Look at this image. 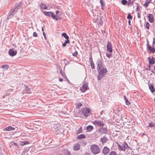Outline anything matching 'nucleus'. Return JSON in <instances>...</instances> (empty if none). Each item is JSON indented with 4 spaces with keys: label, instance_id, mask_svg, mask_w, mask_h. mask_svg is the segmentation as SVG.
Returning a JSON list of instances; mask_svg holds the SVG:
<instances>
[{
    "label": "nucleus",
    "instance_id": "1",
    "mask_svg": "<svg viewBox=\"0 0 155 155\" xmlns=\"http://www.w3.org/2000/svg\"><path fill=\"white\" fill-rule=\"evenodd\" d=\"M22 3L21 2L18 3H16L14 6L11 8L9 12L7 19L8 20L9 19L12 18L15 14L22 7Z\"/></svg>",
    "mask_w": 155,
    "mask_h": 155
},
{
    "label": "nucleus",
    "instance_id": "2",
    "mask_svg": "<svg viewBox=\"0 0 155 155\" xmlns=\"http://www.w3.org/2000/svg\"><path fill=\"white\" fill-rule=\"evenodd\" d=\"M118 147V149L119 151H123L124 152L126 150H128L129 149H131L130 147L127 143L124 141L122 144L118 143L117 142L116 143Z\"/></svg>",
    "mask_w": 155,
    "mask_h": 155
},
{
    "label": "nucleus",
    "instance_id": "3",
    "mask_svg": "<svg viewBox=\"0 0 155 155\" xmlns=\"http://www.w3.org/2000/svg\"><path fill=\"white\" fill-rule=\"evenodd\" d=\"M98 75L97 76L98 80L100 81L101 78L104 77L107 72V70L105 68L97 70Z\"/></svg>",
    "mask_w": 155,
    "mask_h": 155
},
{
    "label": "nucleus",
    "instance_id": "4",
    "mask_svg": "<svg viewBox=\"0 0 155 155\" xmlns=\"http://www.w3.org/2000/svg\"><path fill=\"white\" fill-rule=\"evenodd\" d=\"M90 150L92 153L94 155L98 154L101 152V149L99 146L95 144L91 146Z\"/></svg>",
    "mask_w": 155,
    "mask_h": 155
},
{
    "label": "nucleus",
    "instance_id": "5",
    "mask_svg": "<svg viewBox=\"0 0 155 155\" xmlns=\"http://www.w3.org/2000/svg\"><path fill=\"white\" fill-rule=\"evenodd\" d=\"M81 112L83 116L87 117L91 114V110L89 108L85 107L81 109Z\"/></svg>",
    "mask_w": 155,
    "mask_h": 155
},
{
    "label": "nucleus",
    "instance_id": "6",
    "mask_svg": "<svg viewBox=\"0 0 155 155\" xmlns=\"http://www.w3.org/2000/svg\"><path fill=\"white\" fill-rule=\"evenodd\" d=\"M88 83L87 82H84L82 87L80 88V90L83 92H85L86 91L89 89L88 87Z\"/></svg>",
    "mask_w": 155,
    "mask_h": 155
},
{
    "label": "nucleus",
    "instance_id": "7",
    "mask_svg": "<svg viewBox=\"0 0 155 155\" xmlns=\"http://www.w3.org/2000/svg\"><path fill=\"white\" fill-rule=\"evenodd\" d=\"M97 131L99 133H101L102 134H107L108 130L106 127H102L98 128Z\"/></svg>",
    "mask_w": 155,
    "mask_h": 155
},
{
    "label": "nucleus",
    "instance_id": "8",
    "mask_svg": "<svg viewBox=\"0 0 155 155\" xmlns=\"http://www.w3.org/2000/svg\"><path fill=\"white\" fill-rule=\"evenodd\" d=\"M58 124H54L52 128L54 129V131H55L56 134H59L62 133V129L61 127H59V126L61 127V126H59V124H58Z\"/></svg>",
    "mask_w": 155,
    "mask_h": 155
},
{
    "label": "nucleus",
    "instance_id": "9",
    "mask_svg": "<svg viewBox=\"0 0 155 155\" xmlns=\"http://www.w3.org/2000/svg\"><path fill=\"white\" fill-rule=\"evenodd\" d=\"M147 49H148L151 53H154L155 52V48L154 47H152L149 44V42L148 40H147Z\"/></svg>",
    "mask_w": 155,
    "mask_h": 155
},
{
    "label": "nucleus",
    "instance_id": "10",
    "mask_svg": "<svg viewBox=\"0 0 155 155\" xmlns=\"http://www.w3.org/2000/svg\"><path fill=\"white\" fill-rule=\"evenodd\" d=\"M92 123L95 126H98L100 127H104V124L101 121L95 120Z\"/></svg>",
    "mask_w": 155,
    "mask_h": 155
},
{
    "label": "nucleus",
    "instance_id": "11",
    "mask_svg": "<svg viewBox=\"0 0 155 155\" xmlns=\"http://www.w3.org/2000/svg\"><path fill=\"white\" fill-rule=\"evenodd\" d=\"M43 13L46 16L51 17L53 18H54V13L53 12L44 11Z\"/></svg>",
    "mask_w": 155,
    "mask_h": 155
},
{
    "label": "nucleus",
    "instance_id": "12",
    "mask_svg": "<svg viewBox=\"0 0 155 155\" xmlns=\"http://www.w3.org/2000/svg\"><path fill=\"white\" fill-rule=\"evenodd\" d=\"M9 54L12 57L15 55L17 54V51L16 50L14 51L12 49H10L8 51Z\"/></svg>",
    "mask_w": 155,
    "mask_h": 155
},
{
    "label": "nucleus",
    "instance_id": "13",
    "mask_svg": "<svg viewBox=\"0 0 155 155\" xmlns=\"http://www.w3.org/2000/svg\"><path fill=\"white\" fill-rule=\"evenodd\" d=\"M107 47V50L110 53L112 52V48L111 44L110 41H108Z\"/></svg>",
    "mask_w": 155,
    "mask_h": 155
},
{
    "label": "nucleus",
    "instance_id": "14",
    "mask_svg": "<svg viewBox=\"0 0 155 155\" xmlns=\"http://www.w3.org/2000/svg\"><path fill=\"white\" fill-rule=\"evenodd\" d=\"M110 151V149L107 147H104L102 150V153L104 155L107 154Z\"/></svg>",
    "mask_w": 155,
    "mask_h": 155
},
{
    "label": "nucleus",
    "instance_id": "15",
    "mask_svg": "<svg viewBox=\"0 0 155 155\" xmlns=\"http://www.w3.org/2000/svg\"><path fill=\"white\" fill-rule=\"evenodd\" d=\"M148 18V21L151 23L153 22L154 17L152 14H150L147 17Z\"/></svg>",
    "mask_w": 155,
    "mask_h": 155
},
{
    "label": "nucleus",
    "instance_id": "16",
    "mask_svg": "<svg viewBox=\"0 0 155 155\" xmlns=\"http://www.w3.org/2000/svg\"><path fill=\"white\" fill-rule=\"evenodd\" d=\"M15 129V128L12 127L10 126H9L4 128L3 130L4 131H7L14 130Z\"/></svg>",
    "mask_w": 155,
    "mask_h": 155
},
{
    "label": "nucleus",
    "instance_id": "17",
    "mask_svg": "<svg viewBox=\"0 0 155 155\" xmlns=\"http://www.w3.org/2000/svg\"><path fill=\"white\" fill-rule=\"evenodd\" d=\"M60 73L62 75V76L67 81V82L69 83H70V82L69 81V80L68 79L67 77H66L65 73L62 71V70H60Z\"/></svg>",
    "mask_w": 155,
    "mask_h": 155
},
{
    "label": "nucleus",
    "instance_id": "18",
    "mask_svg": "<svg viewBox=\"0 0 155 155\" xmlns=\"http://www.w3.org/2000/svg\"><path fill=\"white\" fill-rule=\"evenodd\" d=\"M149 88L151 92L153 93L155 91V89L154 87L152 84H150L149 83H148Z\"/></svg>",
    "mask_w": 155,
    "mask_h": 155
},
{
    "label": "nucleus",
    "instance_id": "19",
    "mask_svg": "<svg viewBox=\"0 0 155 155\" xmlns=\"http://www.w3.org/2000/svg\"><path fill=\"white\" fill-rule=\"evenodd\" d=\"M80 145L78 143L75 144L73 147V149L74 150H78L80 149Z\"/></svg>",
    "mask_w": 155,
    "mask_h": 155
},
{
    "label": "nucleus",
    "instance_id": "20",
    "mask_svg": "<svg viewBox=\"0 0 155 155\" xmlns=\"http://www.w3.org/2000/svg\"><path fill=\"white\" fill-rule=\"evenodd\" d=\"M107 140H108V139L106 137L104 136L103 137L101 138L100 141L103 144H104L106 143Z\"/></svg>",
    "mask_w": 155,
    "mask_h": 155
},
{
    "label": "nucleus",
    "instance_id": "21",
    "mask_svg": "<svg viewBox=\"0 0 155 155\" xmlns=\"http://www.w3.org/2000/svg\"><path fill=\"white\" fill-rule=\"evenodd\" d=\"M100 2L101 4V9L103 10L105 5V3L103 0H100Z\"/></svg>",
    "mask_w": 155,
    "mask_h": 155
},
{
    "label": "nucleus",
    "instance_id": "22",
    "mask_svg": "<svg viewBox=\"0 0 155 155\" xmlns=\"http://www.w3.org/2000/svg\"><path fill=\"white\" fill-rule=\"evenodd\" d=\"M86 138V136L84 134H81L79 135H78L77 137V139L79 140L82 139H84Z\"/></svg>",
    "mask_w": 155,
    "mask_h": 155
},
{
    "label": "nucleus",
    "instance_id": "23",
    "mask_svg": "<svg viewBox=\"0 0 155 155\" xmlns=\"http://www.w3.org/2000/svg\"><path fill=\"white\" fill-rule=\"evenodd\" d=\"M94 129V127L93 126L91 125H88V126L86 128V130L88 132H91V131L93 130Z\"/></svg>",
    "mask_w": 155,
    "mask_h": 155
},
{
    "label": "nucleus",
    "instance_id": "24",
    "mask_svg": "<svg viewBox=\"0 0 155 155\" xmlns=\"http://www.w3.org/2000/svg\"><path fill=\"white\" fill-rule=\"evenodd\" d=\"M25 93L30 94L31 93L30 91V89L27 86H26L25 89Z\"/></svg>",
    "mask_w": 155,
    "mask_h": 155
},
{
    "label": "nucleus",
    "instance_id": "25",
    "mask_svg": "<svg viewBox=\"0 0 155 155\" xmlns=\"http://www.w3.org/2000/svg\"><path fill=\"white\" fill-rule=\"evenodd\" d=\"M41 8L42 9H47V7L46 6L45 4H44L43 3H41L39 5Z\"/></svg>",
    "mask_w": 155,
    "mask_h": 155
},
{
    "label": "nucleus",
    "instance_id": "26",
    "mask_svg": "<svg viewBox=\"0 0 155 155\" xmlns=\"http://www.w3.org/2000/svg\"><path fill=\"white\" fill-rule=\"evenodd\" d=\"M70 43V41L69 39H67L62 44V46L63 47H66V45Z\"/></svg>",
    "mask_w": 155,
    "mask_h": 155
},
{
    "label": "nucleus",
    "instance_id": "27",
    "mask_svg": "<svg viewBox=\"0 0 155 155\" xmlns=\"http://www.w3.org/2000/svg\"><path fill=\"white\" fill-rule=\"evenodd\" d=\"M70 43V41L69 39H67L62 44V46L63 47H66V45Z\"/></svg>",
    "mask_w": 155,
    "mask_h": 155
},
{
    "label": "nucleus",
    "instance_id": "28",
    "mask_svg": "<svg viewBox=\"0 0 155 155\" xmlns=\"http://www.w3.org/2000/svg\"><path fill=\"white\" fill-rule=\"evenodd\" d=\"M70 43V41L69 39H67L62 44V46L63 47H66V45Z\"/></svg>",
    "mask_w": 155,
    "mask_h": 155
},
{
    "label": "nucleus",
    "instance_id": "29",
    "mask_svg": "<svg viewBox=\"0 0 155 155\" xmlns=\"http://www.w3.org/2000/svg\"><path fill=\"white\" fill-rule=\"evenodd\" d=\"M151 0H146V2L145 3V4L143 5L145 8H146L148 6Z\"/></svg>",
    "mask_w": 155,
    "mask_h": 155
},
{
    "label": "nucleus",
    "instance_id": "30",
    "mask_svg": "<svg viewBox=\"0 0 155 155\" xmlns=\"http://www.w3.org/2000/svg\"><path fill=\"white\" fill-rule=\"evenodd\" d=\"M13 91V89L12 88H10L8 89V91H6V96H9L10 94V92H12Z\"/></svg>",
    "mask_w": 155,
    "mask_h": 155
},
{
    "label": "nucleus",
    "instance_id": "31",
    "mask_svg": "<svg viewBox=\"0 0 155 155\" xmlns=\"http://www.w3.org/2000/svg\"><path fill=\"white\" fill-rule=\"evenodd\" d=\"M29 143V141H21L20 142V144L21 146H24L25 145L28 144Z\"/></svg>",
    "mask_w": 155,
    "mask_h": 155
},
{
    "label": "nucleus",
    "instance_id": "32",
    "mask_svg": "<svg viewBox=\"0 0 155 155\" xmlns=\"http://www.w3.org/2000/svg\"><path fill=\"white\" fill-rule=\"evenodd\" d=\"M29 148L30 153H33L35 151V148L34 147H29Z\"/></svg>",
    "mask_w": 155,
    "mask_h": 155
},
{
    "label": "nucleus",
    "instance_id": "33",
    "mask_svg": "<svg viewBox=\"0 0 155 155\" xmlns=\"http://www.w3.org/2000/svg\"><path fill=\"white\" fill-rule=\"evenodd\" d=\"M61 35L62 36L65 38L66 39H69V37L65 33H63L61 34Z\"/></svg>",
    "mask_w": 155,
    "mask_h": 155
},
{
    "label": "nucleus",
    "instance_id": "34",
    "mask_svg": "<svg viewBox=\"0 0 155 155\" xmlns=\"http://www.w3.org/2000/svg\"><path fill=\"white\" fill-rule=\"evenodd\" d=\"M53 19L58 21L59 19H61V18L59 16L56 15L54 14V18H53Z\"/></svg>",
    "mask_w": 155,
    "mask_h": 155
},
{
    "label": "nucleus",
    "instance_id": "35",
    "mask_svg": "<svg viewBox=\"0 0 155 155\" xmlns=\"http://www.w3.org/2000/svg\"><path fill=\"white\" fill-rule=\"evenodd\" d=\"M96 64L97 65L103 64L100 58H99L96 61Z\"/></svg>",
    "mask_w": 155,
    "mask_h": 155
},
{
    "label": "nucleus",
    "instance_id": "36",
    "mask_svg": "<svg viewBox=\"0 0 155 155\" xmlns=\"http://www.w3.org/2000/svg\"><path fill=\"white\" fill-rule=\"evenodd\" d=\"M104 68L103 67V64H101L98 65H97V70L101 69Z\"/></svg>",
    "mask_w": 155,
    "mask_h": 155
},
{
    "label": "nucleus",
    "instance_id": "37",
    "mask_svg": "<svg viewBox=\"0 0 155 155\" xmlns=\"http://www.w3.org/2000/svg\"><path fill=\"white\" fill-rule=\"evenodd\" d=\"M128 2L127 0H122L121 1V3L123 5H127Z\"/></svg>",
    "mask_w": 155,
    "mask_h": 155
},
{
    "label": "nucleus",
    "instance_id": "38",
    "mask_svg": "<svg viewBox=\"0 0 155 155\" xmlns=\"http://www.w3.org/2000/svg\"><path fill=\"white\" fill-rule=\"evenodd\" d=\"M82 132H83L82 128L80 127L78 130H77L76 134L77 135L80 133H82Z\"/></svg>",
    "mask_w": 155,
    "mask_h": 155
},
{
    "label": "nucleus",
    "instance_id": "39",
    "mask_svg": "<svg viewBox=\"0 0 155 155\" xmlns=\"http://www.w3.org/2000/svg\"><path fill=\"white\" fill-rule=\"evenodd\" d=\"M131 0H128V2L127 3V5L128 6H131L134 5V2H130Z\"/></svg>",
    "mask_w": 155,
    "mask_h": 155
},
{
    "label": "nucleus",
    "instance_id": "40",
    "mask_svg": "<svg viewBox=\"0 0 155 155\" xmlns=\"http://www.w3.org/2000/svg\"><path fill=\"white\" fill-rule=\"evenodd\" d=\"M155 125V124H154L153 123V122H150V123L149 124V125L147 126L148 127H154V126Z\"/></svg>",
    "mask_w": 155,
    "mask_h": 155
},
{
    "label": "nucleus",
    "instance_id": "41",
    "mask_svg": "<svg viewBox=\"0 0 155 155\" xmlns=\"http://www.w3.org/2000/svg\"><path fill=\"white\" fill-rule=\"evenodd\" d=\"M1 67L5 69L6 70H7L9 68V66L6 64H5L2 65Z\"/></svg>",
    "mask_w": 155,
    "mask_h": 155
},
{
    "label": "nucleus",
    "instance_id": "42",
    "mask_svg": "<svg viewBox=\"0 0 155 155\" xmlns=\"http://www.w3.org/2000/svg\"><path fill=\"white\" fill-rule=\"evenodd\" d=\"M155 61L153 60H149V65H150L153 64L155 63Z\"/></svg>",
    "mask_w": 155,
    "mask_h": 155
},
{
    "label": "nucleus",
    "instance_id": "43",
    "mask_svg": "<svg viewBox=\"0 0 155 155\" xmlns=\"http://www.w3.org/2000/svg\"><path fill=\"white\" fill-rule=\"evenodd\" d=\"M76 108H79L80 107L82 106V104L81 103H78L76 104Z\"/></svg>",
    "mask_w": 155,
    "mask_h": 155
},
{
    "label": "nucleus",
    "instance_id": "44",
    "mask_svg": "<svg viewBox=\"0 0 155 155\" xmlns=\"http://www.w3.org/2000/svg\"><path fill=\"white\" fill-rule=\"evenodd\" d=\"M150 26V24L148 22H147L146 24V27L147 29H149Z\"/></svg>",
    "mask_w": 155,
    "mask_h": 155
},
{
    "label": "nucleus",
    "instance_id": "45",
    "mask_svg": "<svg viewBox=\"0 0 155 155\" xmlns=\"http://www.w3.org/2000/svg\"><path fill=\"white\" fill-rule=\"evenodd\" d=\"M127 18V19H129V20L132 19V17L130 13H129L128 14Z\"/></svg>",
    "mask_w": 155,
    "mask_h": 155
},
{
    "label": "nucleus",
    "instance_id": "46",
    "mask_svg": "<svg viewBox=\"0 0 155 155\" xmlns=\"http://www.w3.org/2000/svg\"><path fill=\"white\" fill-rule=\"evenodd\" d=\"M29 151H30L29 147H28V148H26V149H25L24 151V153H26L27 154H28V153H27Z\"/></svg>",
    "mask_w": 155,
    "mask_h": 155
},
{
    "label": "nucleus",
    "instance_id": "47",
    "mask_svg": "<svg viewBox=\"0 0 155 155\" xmlns=\"http://www.w3.org/2000/svg\"><path fill=\"white\" fill-rule=\"evenodd\" d=\"M90 65H91V68L92 69H94L95 68V66L94 62L90 63Z\"/></svg>",
    "mask_w": 155,
    "mask_h": 155
},
{
    "label": "nucleus",
    "instance_id": "48",
    "mask_svg": "<svg viewBox=\"0 0 155 155\" xmlns=\"http://www.w3.org/2000/svg\"><path fill=\"white\" fill-rule=\"evenodd\" d=\"M109 155H117L116 153L114 151H111Z\"/></svg>",
    "mask_w": 155,
    "mask_h": 155
},
{
    "label": "nucleus",
    "instance_id": "49",
    "mask_svg": "<svg viewBox=\"0 0 155 155\" xmlns=\"http://www.w3.org/2000/svg\"><path fill=\"white\" fill-rule=\"evenodd\" d=\"M78 52L75 51L74 53H73V55L74 57H76L78 55Z\"/></svg>",
    "mask_w": 155,
    "mask_h": 155
},
{
    "label": "nucleus",
    "instance_id": "50",
    "mask_svg": "<svg viewBox=\"0 0 155 155\" xmlns=\"http://www.w3.org/2000/svg\"><path fill=\"white\" fill-rule=\"evenodd\" d=\"M125 102L126 104L127 105H129L130 104V102H129L127 99H126L125 101Z\"/></svg>",
    "mask_w": 155,
    "mask_h": 155
},
{
    "label": "nucleus",
    "instance_id": "51",
    "mask_svg": "<svg viewBox=\"0 0 155 155\" xmlns=\"http://www.w3.org/2000/svg\"><path fill=\"white\" fill-rule=\"evenodd\" d=\"M103 23V21L101 18H100L99 20V23L100 25H102Z\"/></svg>",
    "mask_w": 155,
    "mask_h": 155
},
{
    "label": "nucleus",
    "instance_id": "52",
    "mask_svg": "<svg viewBox=\"0 0 155 155\" xmlns=\"http://www.w3.org/2000/svg\"><path fill=\"white\" fill-rule=\"evenodd\" d=\"M106 55L107 57L108 58H110L112 56L111 54H108L107 53H106Z\"/></svg>",
    "mask_w": 155,
    "mask_h": 155
},
{
    "label": "nucleus",
    "instance_id": "53",
    "mask_svg": "<svg viewBox=\"0 0 155 155\" xmlns=\"http://www.w3.org/2000/svg\"><path fill=\"white\" fill-rule=\"evenodd\" d=\"M155 44V38H153V43H152V47H154V45Z\"/></svg>",
    "mask_w": 155,
    "mask_h": 155
},
{
    "label": "nucleus",
    "instance_id": "54",
    "mask_svg": "<svg viewBox=\"0 0 155 155\" xmlns=\"http://www.w3.org/2000/svg\"><path fill=\"white\" fill-rule=\"evenodd\" d=\"M89 60L90 63L93 62L92 55L90 56Z\"/></svg>",
    "mask_w": 155,
    "mask_h": 155
},
{
    "label": "nucleus",
    "instance_id": "55",
    "mask_svg": "<svg viewBox=\"0 0 155 155\" xmlns=\"http://www.w3.org/2000/svg\"><path fill=\"white\" fill-rule=\"evenodd\" d=\"M150 65H149L148 67L145 68V69L147 70H150Z\"/></svg>",
    "mask_w": 155,
    "mask_h": 155
},
{
    "label": "nucleus",
    "instance_id": "56",
    "mask_svg": "<svg viewBox=\"0 0 155 155\" xmlns=\"http://www.w3.org/2000/svg\"><path fill=\"white\" fill-rule=\"evenodd\" d=\"M33 36L35 37H36L37 36V33L36 32H33Z\"/></svg>",
    "mask_w": 155,
    "mask_h": 155
},
{
    "label": "nucleus",
    "instance_id": "57",
    "mask_svg": "<svg viewBox=\"0 0 155 155\" xmlns=\"http://www.w3.org/2000/svg\"><path fill=\"white\" fill-rule=\"evenodd\" d=\"M43 34L44 37L45 38V40H47V38L46 36V35L45 32H43Z\"/></svg>",
    "mask_w": 155,
    "mask_h": 155
},
{
    "label": "nucleus",
    "instance_id": "58",
    "mask_svg": "<svg viewBox=\"0 0 155 155\" xmlns=\"http://www.w3.org/2000/svg\"><path fill=\"white\" fill-rule=\"evenodd\" d=\"M141 15L139 13H137V17L139 18H140L141 17Z\"/></svg>",
    "mask_w": 155,
    "mask_h": 155
},
{
    "label": "nucleus",
    "instance_id": "59",
    "mask_svg": "<svg viewBox=\"0 0 155 155\" xmlns=\"http://www.w3.org/2000/svg\"><path fill=\"white\" fill-rule=\"evenodd\" d=\"M59 81L60 82H62L63 81V79L62 78H59Z\"/></svg>",
    "mask_w": 155,
    "mask_h": 155
},
{
    "label": "nucleus",
    "instance_id": "60",
    "mask_svg": "<svg viewBox=\"0 0 155 155\" xmlns=\"http://www.w3.org/2000/svg\"><path fill=\"white\" fill-rule=\"evenodd\" d=\"M151 60H155V58H154L153 56H152L151 58Z\"/></svg>",
    "mask_w": 155,
    "mask_h": 155
},
{
    "label": "nucleus",
    "instance_id": "61",
    "mask_svg": "<svg viewBox=\"0 0 155 155\" xmlns=\"http://www.w3.org/2000/svg\"><path fill=\"white\" fill-rule=\"evenodd\" d=\"M55 12L56 15H58V13L59 12V11H56Z\"/></svg>",
    "mask_w": 155,
    "mask_h": 155
},
{
    "label": "nucleus",
    "instance_id": "62",
    "mask_svg": "<svg viewBox=\"0 0 155 155\" xmlns=\"http://www.w3.org/2000/svg\"><path fill=\"white\" fill-rule=\"evenodd\" d=\"M14 145H15V146H18V144L17 143H14Z\"/></svg>",
    "mask_w": 155,
    "mask_h": 155
},
{
    "label": "nucleus",
    "instance_id": "63",
    "mask_svg": "<svg viewBox=\"0 0 155 155\" xmlns=\"http://www.w3.org/2000/svg\"><path fill=\"white\" fill-rule=\"evenodd\" d=\"M128 24H129V25H130V20H128Z\"/></svg>",
    "mask_w": 155,
    "mask_h": 155
},
{
    "label": "nucleus",
    "instance_id": "64",
    "mask_svg": "<svg viewBox=\"0 0 155 155\" xmlns=\"http://www.w3.org/2000/svg\"><path fill=\"white\" fill-rule=\"evenodd\" d=\"M139 10L140 9L139 8V6H137L136 8V11L137 10L139 11Z\"/></svg>",
    "mask_w": 155,
    "mask_h": 155
}]
</instances>
